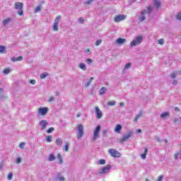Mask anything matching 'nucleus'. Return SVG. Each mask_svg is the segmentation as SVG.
<instances>
[{
  "mask_svg": "<svg viewBox=\"0 0 181 181\" xmlns=\"http://www.w3.org/2000/svg\"><path fill=\"white\" fill-rule=\"evenodd\" d=\"M109 153H110L111 156H112L113 158H121L120 153L114 148L109 150Z\"/></svg>",
  "mask_w": 181,
  "mask_h": 181,
  "instance_id": "nucleus-7",
  "label": "nucleus"
},
{
  "mask_svg": "<svg viewBox=\"0 0 181 181\" xmlns=\"http://www.w3.org/2000/svg\"><path fill=\"white\" fill-rule=\"evenodd\" d=\"M3 73H4V74H9V73H11V69H4Z\"/></svg>",
  "mask_w": 181,
  "mask_h": 181,
  "instance_id": "nucleus-37",
  "label": "nucleus"
},
{
  "mask_svg": "<svg viewBox=\"0 0 181 181\" xmlns=\"http://www.w3.org/2000/svg\"><path fill=\"white\" fill-rule=\"evenodd\" d=\"M86 63H87L88 64H90V63H93V59H88L86 60Z\"/></svg>",
  "mask_w": 181,
  "mask_h": 181,
  "instance_id": "nucleus-47",
  "label": "nucleus"
},
{
  "mask_svg": "<svg viewBox=\"0 0 181 181\" xmlns=\"http://www.w3.org/2000/svg\"><path fill=\"white\" fill-rule=\"evenodd\" d=\"M42 5L37 6L35 9V12H40L42 11Z\"/></svg>",
  "mask_w": 181,
  "mask_h": 181,
  "instance_id": "nucleus-30",
  "label": "nucleus"
},
{
  "mask_svg": "<svg viewBox=\"0 0 181 181\" xmlns=\"http://www.w3.org/2000/svg\"><path fill=\"white\" fill-rule=\"evenodd\" d=\"M47 76H49V73L44 72L40 75V78H41V80H43V79L46 78V77H47Z\"/></svg>",
  "mask_w": 181,
  "mask_h": 181,
  "instance_id": "nucleus-22",
  "label": "nucleus"
},
{
  "mask_svg": "<svg viewBox=\"0 0 181 181\" xmlns=\"http://www.w3.org/2000/svg\"><path fill=\"white\" fill-rule=\"evenodd\" d=\"M101 43H103L102 40H97L95 42V46H100L101 45Z\"/></svg>",
  "mask_w": 181,
  "mask_h": 181,
  "instance_id": "nucleus-38",
  "label": "nucleus"
},
{
  "mask_svg": "<svg viewBox=\"0 0 181 181\" xmlns=\"http://www.w3.org/2000/svg\"><path fill=\"white\" fill-rule=\"evenodd\" d=\"M78 67L80 69H81V70H86L87 69L86 66V64H83V63H81L79 65H78Z\"/></svg>",
  "mask_w": 181,
  "mask_h": 181,
  "instance_id": "nucleus-27",
  "label": "nucleus"
},
{
  "mask_svg": "<svg viewBox=\"0 0 181 181\" xmlns=\"http://www.w3.org/2000/svg\"><path fill=\"white\" fill-rule=\"evenodd\" d=\"M119 105H120V107H124V106H125V103L121 102V103H119Z\"/></svg>",
  "mask_w": 181,
  "mask_h": 181,
  "instance_id": "nucleus-55",
  "label": "nucleus"
},
{
  "mask_svg": "<svg viewBox=\"0 0 181 181\" xmlns=\"http://www.w3.org/2000/svg\"><path fill=\"white\" fill-rule=\"evenodd\" d=\"M103 135H107V130H103Z\"/></svg>",
  "mask_w": 181,
  "mask_h": 181,
  "instance_id": "nucleus-56",
  "label": "nucleus"
},
{
  "mask_svg": "<svg viewBox=\"0 0 181 181\" xmlns=\"http://www.w3.org/2000/svg\"><path fill=\"white\" fill-rule=\"evenodd\" d=\"M54 131V129L53 127L49 128V129L47 130V134H52Z\"/></svg>",
  "mask_w": 181,
  "mask_h": 181,
  "instance_id": "nucleus-40",
  "label": "nucleus"
},
{
  "mask_svg": "<svg viewBox=\"0 0 181 181\" xmlns=\"http://www.w3.org/2000/svg\"><path fill=\"white\" fill-rule=\"evenodd\" d=\"M174 110L175 111H177L178 112H180V109L177 107H175Z\"/></svg>",
  "mask_w": 181,
  "mask_h": 181,
  "instance_id": "nucleus-53",
  "label": "nucleus"
},
{
  "mask_svg": "<svg viewBox=\"0 0 181 181\" xmlns=\"http://www.w3.org/2000/svg\"><path fill=\"white\" fill-rule=\"evenodd\" d=\"M22 162V158L21 157L17 158L16 163L19 164Z\"/></svg>",
  "mask_w": 181,
  "mask_h": 181,
  "instance_id": "nucleus-44",
  "label": "nucleus"
},
{
  "mask_svg": "<svg viewBox=\"0 0 181 181\" xmlns=\"http://www.w3.org/2000/svg\"><path fill=\"white\" fill-rule=\"evenodd\" d=\"M39 125L41 127V131H45L47 125H49V122H47V120H41L39 122Z\"/></svg>",
  "mask_w": 181,
  "mask_h": 181,
  "instance_id": "nucleus-8",
  "label": "nucleus"
},
{
  "mask_svg": "<svg viewBox=\"0 0 181 181\" xmlns=\"http://www.w3.org/2000/svg\"><path fill=\"white\" fill-rule=\"evenodd\" d=\"M48 111L49 108L47 107H40L38 110V114H40V115H46Z\"/></svg>",
  "mask_w": 181,
  "mask_h": 181,
  "instance_id": "nucleus-9",
  "label": "nucleus"
},
{
  "mask_svg": "<svg viewBox=\"0 0 181 181\" xmlns=\"http://www.w3.org/2000/svg\"><path fill=\"white\" fill-rule=\"evenodd\" d=\"M130 136H132V132H129L126 134H124L122 137V139L120 140L121 142H125L127 139H129Z\"/></svg>",
  "mask_w": 181,
  "mask_h": 181,
  "instance_id": "nucleus-11",
  "label": "nucleus"
},
{
  "mask_svg": "<svg viewBox=\"0 0 181 181\" xmlns=\"http://www.w3.org/2000/svg\"><path fill=\"white\" fill-rule=\"evenodd\" d=\"M136 132L137 134H141V132H142V130L141 129H136Z\"/></svg>",
  "mask_w": 181,
  "mask_h": 181,
  "instance_id": "nucleus-54",
  "label": "nucleus"
},
{
  "mask_svg": "<svg viewBox=\"0 0 181 181\" xmlns=\"http://www.w3.org/2000/svg\"><path fill=\"white\" fill-rule=\"evenodd\" d=\"M61 21H62V16H58L54 19V23L59 25V23H60Z\"/></svg>",
  "mask_w": 181,
  "mask_h": 181,
  "instance_id": "nucleus-20",
  "label": "nucleus"
},
{
  "mask_svg": "<svg viewBox=\"0 0 181 181\" xmlns=\"http://www.w3.org/2000/svg\"><path fill=\"white\" fill-rule=\"evenodd\" d=\"M13 177V174H12V173H10L8 175V177H7L8 180H12Z\"/></svg>",
  "mask_w": 181,
  "mask_h": 181,
  "instance_id": "nucleus-39",
  "label": "nucleus"
},
{
  "mask_svg": "<svg viewBox=\"0 0 181 181\" xmlns=\"http://www.w3.org/2000/svg\"><path fill=\"white\" fill-rule=\"evenodd\" d=\"M56 95H59V92L55 93Z\"/></svg>",
  "mask_w": 181,
  "mask_h": 181,
  "instance_id": "nucleus-60",
  "label": "nucleus"
},
{
  "mask_svg": "<svg viewBox=\"0 0 181 181\" xmlns=\"http://www.w3.org/2000/svg\"><path fill=\"white\" fill-rule=\"evenodd\" d=\"M0 93H4V88H0Z\"/></svg>",
  "mask_w": 181,
  "mask_h": 181,
  "instance_id": "nucleus-58",
  "label": "nucleus"
},
{
  "mask_svg": "<svg viewBox=\"0 0 181 181\" xmlns=\"http://www.w3.org/2000/svg\"><path fill=\"white\" fill-rule=\"evenodd\" d=\"M91 2H94V0H88V1H85L84 4H86L87 5H90V4H91Z\"/></svg>",
  "mask_w": 181,
  "mask_h": 181,
  "instance_id": "nucleus-42",
  "label": "nucleus"
},
{
  "mask_svg": "<svg viewBox=\"0 0 181 181\" xmlns=\"http://www.w3.org/2000/svg\"><path fill=\"white\" fill-rule=\"evenodd\" d=\"M169 112H164L160 115V118H162V119H165V118H166V117H169Z\"/></svg>",
  "mask_w": 181,
  "mask_h": 181,
  "instance_id": "nucleus-18",
  "label": "nucleus"
},
{
  "mask_svg": "<svg viewBox=\"0 0 181 181\" xmlns=\"http://www.w3.org/2000/svg\"><path fill=\"white\" fill-rule=\"evenodd\" d=\"M65 151L66 152H68L69 151V144H66V145H65Z\"/></svg>",
  "mask_w": 181,
  "mask_h": 181,
  "instance_id": "nucleus-48",
  "label": "nucleus"
},
{
  "mask_svg": "<svg viewBox=\"0 0 181 181\" xmlns=\"http://www.w3.org/2000/svg\"><path fill=\"white\" fill-rule=\"evenodd\" d=\"M52 136H48L47 137V142H52Z\"/></svg>",
  "mask_w": 181,
  "mask_h": 181,
  "instance_id": "nucleus-45",
  "label": "nucleus"
},
{
  "mask_svg": "<svg viewBox=\"0 0 181 181\" xmlns=\"http://www.w3.org/2000/svg\"><path fill=\"white\" fill-rule=\"evenodd\" d=\"M53 30H54L55 32H57V30H59V24H55L54 23Z\"/></svg>",
  "mask_w": 181,
  "mask_h": 181,
  "instance_id": "nucleus-32",
  "label": "nucleus"
},
{
  "mask_svg": "<svg viewBox=\"0 0 181 181\" xmlns=\"http://www.w3.org/2000/svg\"><path fill=\"white\" fill-rule=\"evenodd\" d=\"M156 141H158V142H160V138H159V137H156Z\"/></svg>",
  "mask_w": 181,
  "mask_h": 181,
  "instance_id": "nucleus-57",
  "label": "nucleus"
},
{
  "mask_svg": "<svg viewBox=\"0 0 181 181\" xmlns=\"http://www.w3.org/2000/svg\"><path fill=\"white\" fill-rule=\"evenodd\" d=\"M127 19V16L124 14H120L118 16H116L114 18V21L118 23L119 22H121L122 21H125Z\"/></svg>",
  "mask_w": 181,
  "mask_h": 181,
  "instance_id": "nucleus-6",
  "label": "nucleus"
},
{
  "mask_svg": "<svg viewBox=\"0 0 181 181\" xmlns=\"http://www.w3.org/2000/svg\"><path fill=\"white\" fill-rule=\"evenodd\" d=\"M11 22H12V18H11L4 19L3 21V25H4V26H6V25H9V23H11Z\"/></svg>",
  "mask_w": 181,
  "mask_h": 181,
  "instance_id": "nucleus-17",
  "label": "nucleus"
},
{
  "mask_svg": "<svg viewBox=\"0 0 181 181\" xmlns=\"http://www.w3.org/2000/svg\"><path fill=\"white\" fill-rule=\"evenodd\" d=\"M62 144H63V141H62V139L58 138L56 139V144L57 145V146H62Z\"/></svg>",
  "mask_w": 181,
  "mask_h": 181,
  "instance_id": "nucleus-26",
  "label": "nucleus"
},
{
  "mask_svg": "<svg viewBox=\"0 0 181 181\" xmlns=\"http://www.w3.org/2000/svg\"><path fill=\"white\" fill-rule=\"evenodd\" d=\"M30 84H33V86H35L36 84V80L32 79L30 81Z\"/></svg>",
  "mask_w": 181,
  "mask_h": 181,
  "instance_id": "nucleus-46",
  "label": "nucleus"
},
{
  "mask_svg": "<svg viewBox=\"0 0 181 181\" xmlns=\"http://www.w3.org/2000/svg\"><path fill=\"white\" fill-rule=\"evenodd\" d=\"M15 9L18 10V13L20 16H23V4L21 2H16L14 4Z\"/></svg>",
  "mask_w": 181,
  "mask_h": 181,
  "instance_id": "nucleus-3",
  "label": "nucleus"
},
{
  "mask_svg": "<svg viewBox=\"0 0 181 181\" xmlns=\"http://www.w3.org/2000/svg\"><path fill=\"white\" fill-rule=\"evenodd\" d=\"M6 48L4 45H0V53H5Z\"/></svg>",
  "mask_w": 181,
  "mask_h": 181,
  "instance_id": "nucleus-33",
  "label": "nucleus"
},
{
  "mask_svg": "<svg viewBox=\"0 0 181 181\" xmlns=\"http://www.w3.org/2000/svg\"><path fill=\"white\" fill-rule=\"evenodd\" d=\"M88 52H90V49H88Z\"/></svg>",
  "mask_w": 181,
  "mask_h": 181,
  "instance_id": "nucleus-63",
  "label": "nucleus"
},
{
  "mask_svg": "<svg viewBox=\"0 0 181 181\" xmlns=\"http://www.w3.org/2000/svg\"><path fill=\"white\" fill-rule=\"evenodd\" d=\"M146 155H148V148H144V153L141 155V158L146 159Z\"/></svg>",
  "mask_w": 181,
  "mask_h": 181,
  "instance_id": "nucleus-21",
  "label": "nucleus"
},
{
  "mask_svg": "<svg viewBox=\"0 0 181 181\" xmlns=\"http://www.w3.org/2000/svg\"><path fill=\"white\" fill-rule=\"evenodd\" d=\"M129 67H131V63H127V64L124 66V70H127V69H129Z\"/></svg>",
  "mask_w": 181,
  "mask_h": 181,
  "instance_id": "nucleus-41",
  "label": "nucleus"
},
{
  "mask_svg": "<svg viewBox=\"0 0 181 181\" xmlns=\"http://www.w3.org/2000/svg\"><path fill=\"white\" fill-rule=\"evenodd\" d=\"M165 142L168 143V140H165Z\"/></svg>",
  "mask_w": 181,
  "mask_h": 181,
  "instance_id": "nucleus-62",
  "label": "nucleus"
},
{
  "mask_svg": "<svg viewBox=\"0 0 181 181\" xmlns=\"http://www.w3.org/2000/svg\"><path fill=\"white\" fill-rule=\"evenodd\" d=\"M177 122V119H174V123L176 124Z\"/></svg>",
  "mask_w": 181,
  "mask_h": 181,
  "instance_id": "nucleus-59",
  "label": "nucleus"
},
{
  "mask_svg": "<svg viewBox=\"0 0 181 181\" xmlns=\"http://www.w3.org/2000/svg\"><path fill=\"white\" fill-rule=\"evenodd\" d=\"M57 179V180L63 181V180H64V177L60 175V174H58Z\"/></svg>",
  "mask_w": 181,
  "mask_h": 181,
  "instance_id": "nucleus-36",
  "label": "nucleus"
},
{
  "mask_svg": "<svg viewBox=\"0 0 181 181\" xmlns=\"http://www.w3.org/2000/svg\"><path fill=\"white\" fill-rule=\"evenodd\" d=\"M153 4L156 9H159L161 5L160 0H153Z\"/></svg>",
  "mask_w": 181,
  "mask_h": 181,
  "instance_id": "nucleus-12",
  "label": "nucleus"
},
{
  "mask_svg": "<svg viewBox=\"0 0 181 181\" xmlns=\"http://www.w3.org/2000/svg\"><path fill=\"white\" fill-rule=\"evenodd\" d=\"M127 42V39L125 38H117L116 40L117 45H124Z\"/></svg>",
  "mask_w": 181,
  "mask_h": 181,
  "instance_id": "nucleus-14",
  "label": "nucleus"
},
{
  "mask_svg": "<svg viewBox=\"0 0 181 181\" xmlns=\"http://www.w3.org/2000/svg\"><path fill=\"white\" fill-rule=\"evenodd\" d=\"M158 43H159V45H163V43H165V40H163L162 38L158 40Z\"/></svg>",
  "mask_w": 181,
  "mask_h": 181,
  "instance_id": "nucleus-43",
  "label": "nucleus"
},
{
  "mask_svg": "<svg viewBox=\"0 0 181 181\" xmlns=\"http://www.w3.org/2000/svg\"><path fill=\"white\" fill-rule=\"evenodd\" d=\"M94 80V77H91L89 81L85 83V87H88V86H90V84H91V81H93Z\"/></svg>",
  "mask_w": 181,
  "mask_h": 181,
  "instance_id": "nucleus-28",
  "label": "nucleus"
},
{
  "mask_svg": "<svg viewBox=\"0 0 181 181\" xmlns=\"http://www.w3.org/2000/svg\"><path fill=\"white\" fill-rule=\"evenodd\" d=\"M55 159H56V156H54L53 153L49 154L48 158V160L49 162H53V160H55Z\"/></svg>",
  "mask_w": 181,
  "mask_h": 181,
  "instance_id": "nucleus-23",
  "label": "nucleus"
},
{
  "mask_svg": "<svg viewBox=\"0 0 181 181\" xmlns=\"http://www.w3.org/2000/svg\"><path fill=\"white\" fill-rule=\"evenodd\" d=\"M142 114H144V112L142 110H141L139 112V114H138L136 117L134 119V122H136V121H138L139 119V118H141V117H142Z\"/></svg>",
  "mask_w": 181,
  "mask_h": 181,
  "instance_id": "nucleus-19",
  "label": "nucleus"
},
{
  "mask_svg": "<svg viewBox=\"0 0 181 181\" xmlns=\"http://www.w3.org/2000/svg\"><path fill=\"white\" fill-rule=\"evenodd\" d=\"M151 12H152V6H148L146 10H143L140 13V16L139 17V22H144V21L146 19L145 15H146V13L151 15Z\"/></svg>",
  "mask_w": 181,
  "mask_h": 181,
  "instance_id": "nucleus-1",
  "label": "nucleus"
},
{
  "mask_svg": "<svg viewBox=\"0 0 181 181\" xmlns=\"http://www.w3.org/2000/svg\"><path fill=\"white\" fill-rule=\"evenodd\" d=\"M180 160H181V151H180H180H177V152H176V153H175L174 158H175V160H177V159H179V156H180Z\"/></svg>",
  "mask_w": 181,
  "mask_h": 181,
  "instance_id": "nucleus-24",
  "label": "nucleus"
},
{
  "mask_svg": "<svg viewBox=\"0 0 181 181\" xmlns=\"http://www.w3.org/2000/svg\"><path fill=\"white\" fill-rule=\"evenodd\" d=\"M105 160L104 159H100L98 161V165H105Z\"/></svg>",
  "mask_w": 181,
  "mask_h": 181,
  "instance_id": "nucleus-35",
  "label": "nucleus"
},
{
  "mask_svg": "<svg viewBox=\"0 0 181 181\" xmlns=\"http://www.w3.org/2000/svg\"><path fill=\"white\" fill-rule=\"evenodd\" d=\"M105 91H107V88H105V87H103L101 89H100L99 90L100 95H104V94L105 93Z\"/></svg>",
  "mask_w": 181,
  "mask_h": 181,
  "instance_id": "nucleus-25",
  "label": "nucleus"
},
{
  "mask_svg": "<svg viewBox=\"0 0 181 181\" xmlns=\"http://www.w3.org/2000/svg\"><path fill=\"white\" fill-rule=\"evenodd\" d=\"M78 134H77V138L78 139H81L84 135V127L83 124H79L78 126Z\"/></svg>",
  "mask_w": 181,
  "mask_h": 181,
  "instance_id": "nucleus-5",
  "label": "nucleus"
},
{
  "mask_svg": "<svg viewBox=\"0 0 181 181\" xmlns=\"http://www.w3.org/2000/svg\"><path fill=\"white\" fill-rule=\"evenodd\" d=\"M144 42V37L142 36L139 35L135 37L134 40H132L130 43L131 47H135L136 46H138L141 45Z\"/></svg>",
  "mask_w": 181,
  "mask_h": 181,
  "instance_id": "nucleus-2",
  "label": "nucleus"
},
{
  "mask_svg": "<svg viewBox=\"0 0 181 181\" xmlns=\"http://www.w3.org/2000/svg\"><path fill=\"white\" fill-rule=\"evenodd\" d=\"M78 23L83 24V23H84V22H86V20L84 19V18L80 17L78 19Z\"/></svg>",
  "mask_w": 181,
  "mask_h": 181,
  "instance_id": "nucleus-31",
  "label": "nucleus"
},
{
  "mask_svg": "<svg viewBox=\"0 0 181 181\" xmlns=\"http://www.w3.org/2000/svg\"><path fill=\"white\" fill-rule=\"evenodd\" d=\"M101 131V126L98 125L93 132V141H97V139H98V138L100 137V132Z\"/></svg>",
  "mask_w": 181,
  "mask_h": 181,
  "instance_id": "nucleus-4",
  "label": "nucleus"
},
{
  "mask_svg": "<svg viewBox=\"0 0 181 181\" xmlns=\"http://www.w3.org/2000/svg\"><path fill=\"white\" fill-rule=\"evenodd\" d=\"M23 146H25V143H21V144H19V148H20L21 149H22V148H23Z\"/></svg>",
  "mask_w": 181,
  "mask_h": 181,
  "instance_id": "nucleus-50",
  "label": "nucleus"
},
{
  "mask_svg": "<svg viewBox=\"0 0 181 181\" xmlns=\"http://www.w3.org/2000/svg\"><path fill=\"white\" fill-rule=\"evenodd\" d=\"M111 165H107V166L102 168L100 173H107L110 170V169H111Z\"/></svg>",
  "mask_w": 181,
  "mask_h": 181,
  "instance_id": "nucleus-13",
  "label": "nucleus"
},
{
  "mask_svg": "<svg viewBox=\"0 0 181 181\" xmlns=\"http://www.w3.org/2000/svg\"><path fill=\"white\" fill-rule=\"evenodd\" d=\"M77 117H80V115H77Z\"/></svg>",
  "mask_w": 181,
  "mask_h": 181,
  "instance_id": "nucleus-61",
  "label": "nucleus"
},
{
  "mask_svg": "<svg viewBox=\"0 0 181 181\" xmlns=\"http://www.w3.org/2000/svg\"><path fill=\"white\" fill-rule=\"evenodd\" d=\"M57 158H58L59 160L60 165H62V163H63V157H62V154L59 153V154L57 155Z\"/></svg>",
  "mask_w": 181,
  "mask_h": 181,
  "instance_id": "nucleus-29",
  "label": "nucleus"
},
{
  "mask_svg": "<svg viewBox=\"0 0 181 181\" xmlns=\"http://www.w3.org/2000/svg\"><path fill=\"white\" fill-rule=\"evenodd\" d=\"M95 117L98 119H100L103 117V112H101L98 107H95Z\"/></svg>",
  "mask_w": 181,
  "mask_h": 181,
  "instance_id": "nucleus-10",
  "label": "nucleus"
},
{
  "mask_svg": "<svg viewBox=\"0 0 181 181\" xmlns=\"http://www.w3.org/2000/svg\"><path fill=\"white\" fill-rule=\"evenodd\" d=\"M115 104H117V102L115 100L110 101L107 103V105L109 106L115 105Z\"/></svg>",
  "mask_w": 181,
  "mask_h": 181,
  "instance_id": "nucleus-34",
  "label": "nucleus"
},
{
  "mask_svg": "<svg viewBox=\"0 0 181 181\" xmlns=\"http://www.w3.org/2000/svg\"><path fill=\"white\" fill-rule=\"evenodd\" d=\"M170 76H171V78H176V75L175 74H172Z\"/></svg>",
  "mask_w": 181,
  "mask_h": 181,
  "instance_id": "nucleus-52",
  "label": "nucleus"
},
{
  "mask_svg": "<svg viewBox=\"0 0 181 181\" xmlns=\"http://www.w3.org/2000/svg\"><path fill=\"white\" fill-rule=\"evenodd\" d=\"M173 86H177V81L174 80V81H173Z\"/></svg>",
  "mask_w": 181,
  "mask_h": 181,
  "instance_id": "nucleus-51",
  "label": "nucleus"
},
{
  "mask_svg": "<svg viewBox=\"0 0 181 181\" xmlns=\"http://www.w3.org/2000/svg\"><path fill=\"white\" fill-rule=\"evenodd\" d=\"M121 129H122V126L121 124H117L114 131L117 134H121Z\"/></svg>",
  "mask_w": 181,
  "mask_h": 181,
  "instance_id": "nucleus-16",
  "label": "nucleus"
},
{
  "mask_svg": "<svg viewBox=\"0 0 181 181\" xmlns=\"http://www.w3.org/2000/svg\"><path fill=\"white\" fill-rule=\"evenodd\" d=\"M52 101H54V97L51 96V97L49 98V103H52Z\"/></svg>",
  "mask_w": 181,
  "mask_h": 181,
  "instance_id": "nucleus-49",
  "label": "nucleus"
},
{
  "mask_svg": "<svg viewBox=\"0 0 181 181\" xmlns=\"http://www.w3.org/2000/svg\"><path fill=\"white\" fill-rule=\"evenodd\" d=\"M11 60V62H22V60H23V57H22V56L18 57H13Z\"/></svg>",
  "mask_w": 181,
  "mask_h": 181,
  "instance_id": "nucleus-15",
  "label": "nucleus"
}]
</instances>
